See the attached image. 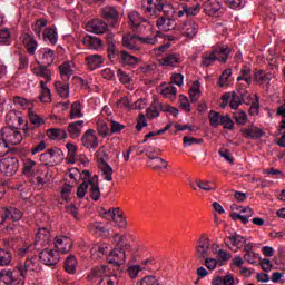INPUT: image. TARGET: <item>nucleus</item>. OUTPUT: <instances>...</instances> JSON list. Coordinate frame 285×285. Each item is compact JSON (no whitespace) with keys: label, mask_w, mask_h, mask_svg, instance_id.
Here are the masks:
<instances>
[{"label":"nucleus","mask_w":285,"mask_h":285,"mask_svg":"<svg viewBox=\"0 0 285 285\" xmlns=\"http://www.w3.org/2000/svg\"><path fill=\"white\" fill-rule=\"evenodd\" d=\"M32 245H24L19 249V255L27 257V259L13 269L14 275L18 277L17 285L26 284L28 277H35L36 273L40 271L39 259L32 255Z\"/></svg>","instance_id":"obj_1"},{"label":"nucleus","mask_w":285,"mask_h":285,"mask_svg":"<svg viewBox=\"0 0 285 285\" xmlns=\"http://www.w3.org/2000/svg\"><path fill=\"white\" fill-rule=\"evenodd\" d=\"M69 177L73 181H77L79 177H83L82 184L78 187L77 190V197L82 199V197H86V193L89 191V197L94 202H99L101 197V189H99V184L97 183V178L94 177L90 179V171L83 170L82 174L77 168L69 169Z\"/></svg>","instance_id":"obj_2"},{"label":"nucleus","mask_w":285,"mask_h":285,"mask_svg":"<svg viewBox=\"0 0 285 285\" xmlns=\"http://www.w3.org/2000/svg\"><path fill=\"white\" fill-rule=\"evenodd\" d=\"M104 255H108L107 262L119 266L126 262V252L121 248L110 250V245L107 243H98L91 247V258L100 259Z\"/></svg>","instance_id":"obj_3"},{"label":"nucleus","mask_w":285,"mask_h":285,"mask_svg":"<svg viewBox=\"0 0 285 285\" xmlns=\"http://www.w3.org/2000/svg\"><path fill=\"white\" fill-rule=\"evenodd\" d=\"M22 175L39 188L46 184V177H48V173H41V165L32 160V158H24L22 160Z\"/></svg>","instance_id":"obj_4"},{"label":"nucleus","mask_w":285,"mask_h":285,"mask_svg":"<svg viewBox=\"0 0 285 285\" xmlns=\"http://www.w3.org/2000/svg\"><path fill=\"white\" fill-rule=\"evenodd\" d=\"M98 285H119V276L110 275L108 266L96 267L88 274L89 282L99 279Z\"/></svg>","instance_id":"obj_5"},{"label":"nucleus","mask_w":285,"mask_h":285,"mask_svg":"<svg viewBox=\"0 0 285 285\" xmlns=\"http://www.w3.org/2000/svg\"><path fill=\"white\" fill-rule=\"evenodd\" d=\"M229 55H230V48L218 47L213 52L204 53L202 66H204L205 68H208V66H213L215 61H219L220 63H226V61H228Z\"/></svg>","instance_id":"obj_6"},{"label":"nucleus","mask_w":285,"mask_h":285,"mask_svg":"<svg viewBox=\"0 0 285 285\" xmlns=\"http://www.w3.org/2000/svg\"><path fill=\"white\" fill-rule=\"evenodd\" d=\"M149 43L150 46H155L157 43V37L150 38H141L136 35H127L122 38V46L128 50H139L138 43Z\"/></svg>","instance_id":"obj_7"},{"label":"nucleus","mask_w":285,"mask_h":285,"mask_svg":"<svg viewBox=\"0 0 285 285\" xmlns=\"http://www.w3.org/2000/svg\"><path fill=\"white\" fill-rule=\"evenodd\" d=\"M1 137L9 146H19L23 141V135L17 127H4L1 130Z\"/></svg>","instance_id":"obj_8"},{"label":"nucleus","mask_w":285,"mask_h":285,"mask_svg":"<svg viewBox=\"0 0 285 285\" xmlns=\"http://www.w3.org/2000/svg\"><path fill=\"white\" fill-rule=\"evenodd\" d=\"M81 145L89 153H96L99 148V136L95 129H88L81 137Z\"/></svg>","instance_id":"obj_9"},{"label":"nucleus","mask_w":285,"mask_h":285,"mask_svg":"<svg viewBox=\"0 0 285 285\" xmlns=\"http://www.w3.org/2000/svg\"><path fill=\"white\" fill-rule=\"evenodd\" d=\"M19 170V160L16 157H7L0 160V171L7 177L17 175Z\"/></svg>","instance_id":"obj_10"},{"label":"nucleus","mask_w":285,"mask_h":285,"mask_svg":"<svg viewBox=\"0 0 285 285\" xmlns=\"http://www.w3.org/2000/svg\"><path fill=\"white\" fill-rule=\"evenodd\" d=\"M22 218H23V213L20 212L18 208L6 207L4 215L0 212V226H3L7 219H11V222H21Z\"/></svg>","instance_id":"obj_11"},{"label":"nucleus","mask_w":285,"mask_h":285,"mask_svg":"<svg viewBox=\"0 0 285 285\" xmlns=\"http://www.w3.org/2000/svg\"><path fill=\"white\" fill-rule=\"evenodd\" d=\"M40 259L46 266H55L56 264H59L61 256L59 255V252L46 248L40 252Z\"/></svg>","instance_id":"obj_12"},{"label":"nucleus","mask_w":285,"mask_h":285,"mask_svg":"<svg viewBox=\"0 0 285 285\" xmlns=\"http://www.w3.org/2000/svg\"><path fill=\"white\" fill-rule=\"evenodd\" d=\"M146 156L148 157V168H153V170H166L168 168V163L164 158L150 155V149H146Z\"/></svg>","instance_id":"obj_13"},{"label":"nucleus","mask_w":285,"mask_h":285,"mask_svg":"<svg viewBox=\"0 0 285 285\" xmlns=\"http://www.w3.org/2000/svg\"><path fill=\"white\" fill-rule=\"evenodd\" d=\"M53 246L57 253H70L72 248V238L68 236H57L53 240Z\"/></svg>","instance_id":"obj_14"},{"label":"nucleus","mask_w":285,"mask_h":285,"mask_svg":"<svg viewBox=\"0 0 285 285\" xmlns=\"http://www.w3.org/2000/svg\"><path fill=\"white\" fill-rule=\"evenodd\" d=\"M236 210L232 213L230 217L234 222H242V224H246L249 217H253L254 212L250 207H237Z\"/></svg>","instance_id":"obj_15"},{"label":"nucleus","mask_w":285,"mask_h":285,"mask_svg":"<svg viewBox=\"0 0 285 285\" xmlns=\"http://www.w3.org/2000/svg\"><path fill=\"white\" fill-rule=\"evenodd\" d=\"M50 244V232L46 228H40L36 235V240L32 248L37 250H41V246H47Z\"/></svg>","instance_id":"obj_16"},{"label":"nucleus","mask_w":285,"mask_h":285,"mask_svg":"<svg viewBox=\"0 0 285 285\" xmlns=\"http://www.w3.org/2000/svg\"><path fill=\"white\" fill-rule=\"evenodd\" d=\"M86 30L88 32H94V35H104L108 30V24L100 19H94L86 24Z\"/></svg>","instance_id":"obj_17"},{"label":"nucleus","mask_w":285,"mask_h":285,"mask_svg":"<svg viewBox=\"0 0 285 285\" xmlns=\"http://www.w3.org/2000/svg\"><path fill=\"white\" fill-rule=\"evenodd\" d=\"M160 95L169 101H175L177 99V87L173 82L163 83L159 88Z\"/></svg>","instance_id":"obj_18"},{"label":"nucleus","mask_w":285,"mask_h":285,"mask_svg":"<svg viewBox=\"0 0 285 285\" xmlns=\"http://www.w3.org/2000/svg\"><path fill=\"white\" fill-rule=\"evenodd\" d=\"M203 9L209 17H219L222 4L217 0H207L204 2Z\"/></svg>","instance_id":"obj_19"},{"label":"nucleus","mask_w":285,"mask_h":285,"mask_svg":"<svg viewBox=\"0 0 285 285\" xmlns=\"http://www.w3.org/2000/svg\"><path fill=\"white\" fill-rule=\"evenodd\" d=\"M17 274L11 269H0V285H17Z\"/></svg>","instance_id":"obj_20"},{"label":"nucleus","mask_w":285,"mask_h":285,"mask_svg":"<svg viewBox=\"0 0 285 285\" xmlns=\"http://www.w3.org/2000/svg\"><path fill=\"white\" fill-rule=\"evenodd\" d=\"M164 8H166V0H147L145 12L157 14V12H161Z\"/></svg>","instance_id":"obj_21"},{"label":"nucleus","mask_w":285,"mask_h":285,"mask_svg":"<svg viewBox=\"0 0 285 285\" xmlns=\"http://www.w3.org/2000/svg\"><path fill=\"white\" fill-rule=\"evenodd\" d=\"M181 30L184 37H187V39H193V37L197 36L199 26L197 24V22L189 20L183 24Z\"/></svg>","instance_id":"obj_22"},{"label":"nucleus","mask_w":285,"mask_h":285,"mask_svg":"<svg viewBox=\"0 0 285 285\" xmlns=\"http://www.w3.org/2000/svg\"><path fill=\"white\" fill-rule=\"evenodd\" d=\"M59 70L62 81H68L77 68L75 67V62L66 61L59 67Z\"/></svg>","instance_id":"obj_23"},{"label":"nucleus","mask_w":285,"mask_h":285,"mask_svg":"<svg viewBox=\"0 0 285 285\" xmlns=\"http://www.w3.org/2000/svg\"><path fill=\"white\" fill-rule=\"evenodd\" d=\"M38 57L43 66H52L55 62V51L50 48H43L38 51Z\"/></svg>","instance_id":"obj_24"},{"label":"nucleus","mask_w":285,"mask_h":285,"mask_svg":"<svg viewBox=\"0 0 285 285\" xmlns=\"http://www.w3.org/2000/svg\"><path fill=\"white\" fill-rule=\"evenodd\" d=\"M210 249V242L208 238H199L198 246L196 247V254L198 259H206V255H208V250Z\"/></svg>","instance_id":"obj_25"},{"label":"nucleus","mask_w":285,"mask_h":285,"mask_svg":"<svg viewBox=\"0 0 285 285\" xmlns=\"http://www.w3.org/2000/svg\"><path fill=\"white\" fill-rule=\"evenodd\" d=\"M21 41L24 48H27L28 55H35V52H37V48L39 45L37 43V40H35L32 36L24 33L21 36Z\"/></svg>","instance_id":"obj_26"},{"label":"nucleus","mask_w":285,"mask_h":285,"mask_svg":"<svg viewBox=\"0 0 285 285\" xmlns=\"http://www.w3.org/2000/svg\"><path fill=\"white\" fill-rule=\"evenodd\" d=\"M32 72L40 79V81H43L46 85L52 81V72L46 67H36L33 68Z\"/></svg>","instance_id":"obj_27"},{"label":"nucleus","mask_w":285,"mask_h":285,"mask_svg":"<svg viewBox=\"0 0 285 285\" xmlns=\"http://www.w3.org/2000/svg\"><path fill=\"white\" fill-rule=\"evenodd\" d=\"M240 132L246 139H259L264 135V130L255 126L243 128Z\"/></svg>","instance_id":"obj_28"},{"label":"nucleus","mask_w":285,"mask_h":285,"mask_svg":"<svg viewBox=\"0 0 285 285\" xmlns=\"http://www.w3.org/2000/svg\"><path fill=\"white\" fill-rule=\"evenodd\" d=\"M246 101V91L240 89L238 92L232 95L229 106L233 110H237L243 102Z\"/></svg>","instance_id":"obj_29"},{"label":"nucleus","mask_w":285,"mask_h":285,"mask_svg":"<svg viewBox=\"0 0 285 285\" xmlns=\"http://www.w3.org/2000/svg\"><path fill=\"white\" fill-rule=\"evenodd\" d=\"M82 43L89 50H99V48L104 46V41H101V39L92 36H85L82 39Z\"/></svg>","instance_id":"obj_30"},{"label":"nucleus","mask_w":285,"mask_h":285,"mask_svg":"<svg viewBox=\"0 0 285 285\" xmlns=\"http://www.w3.org/2000/svg\"><path fill=\"white\" fill-rule=\"evenodd\" d=\"M86 63L89 70H97L104 65V56L101 55H91L86 58Z\"/></svg>","instance_id":"obj_31"},{"label":"nucleus","mask_w":285,"mask_h":285,"mask_svg":"<svg viewBox=\"0 0 285 285\" xmlns=\"http://www.w3.org/2000/svg\"><path fill=\"white\" fill-rule=\"evenodd\" d=\"M160 63L161 66H170L175 68L176 66H179V63H181V55L169 53L160 60Z\"/></svg>","instance_id":"obj_32"},{"label":"nucleus","mask_w":285,"mask_h":285,"mask_svg":"<svg viewBox=\"0 0 285 285\" xmlns=\"http://www.w3.org/2000/svg\"><path fill=\"white\" fill-rule=\"evenodd\" d=\"M47 137L52 141H60L68 138V132L65 129L51 128L47 130Z\"/></svg>","instance_id":"obj_33"},{"label":"nucleus","mask_w":285,"mask_h":285,"mask_svg":"<svg viewBox=\"0 0 285 285\" xmlns=\"http://www.w3.org/2000/svg\"><path fill=\"white\" fill-rule=\"evenodd\" d=\"M67 150H68V154H67L66 161L68 164H77V161H79V159H80L79 154H77L79 148L77 146L72 145L71 142H68Z\"/></svg>","instance_id":"obj_34"},{"label":"nucleus","mask_w":285,"mask_h":285,"mask_svg":"<svg viewBox=\"0 0 285 285\" xmlns=\"http://www.w3.org/2000/svg\"><path fill=\"white\" fill-rule=\"evenodd\" d=\"M147 271L146 266L139 265V264H128L127 265V273L130 277V279H137L141 273H145Z\"/></svg>","instance_id":"obj_35"},{"label":"nucleus","mask_w":285,"mask_h":285,"mask_svg":"<svg viewBox=\"0 0 285 285\" xmlns=\"http://www.w3.org/2000/svg\"><path fill=\"white\" fill-rule=\"evenodd\" d=\"M81 130H83V120L71 122L68 127V132L71 139H77V137L81 135Z\"/></svg>","instance_id":"obj_36"},{"label":"nucleus","mask_w":285,"mask_h":285,"mask_svg":"<svg viewBox=\"0 0 285 285\" xmlns=\"http://www.w3.org/2000/svg\"><path fill=\"white\" fill-rule=\"evenodd\" d=\"M55 88L59 97H61L62 99H68V97H70V86L67 81H57L55 83Z\"/></svg>","instance_id":"obj_37"},{"label":"nucleus","mask_w":285,"mask_h":285,"mask_svg":"<svg viewBox=\"0 0 285 285\" xmlns=\"http://www.w3.org/2000/svg\"><path fill=\"white\" fill-rule=\"evenodd\" d=\"M157 27L159 30L168 32L169 30L175 29V20L168 17H161L157 20Z\"/></svg>","instance_id":"obj_38"},{"label":"nucleus","mask_w":285,"mask_h":285,"mask_svg":"<svg viewBox=\"0 0 285 285\" xmlns=\"http://www.w3.org/2000/svg\"><path fill=\"white\" fill-rule=\"evenodd\" d=\"M40 101L42 104H50L52 101V94L43 80H40Z\"/></svg>","instance_id":"obj_39"},{"label":"nucleus","mask_w":285,"mask_h":285,"mask_svg":"<svg viewBox=\"0 0 285 285\" xmlns=\"http://www.w3.org/2000/svg\"><path fill=\"white\" fill-rule=\"evenodd\" d=\"M29 121L32 124L35 128H41L43 124H46V118H43L41 115H38L32 109H29Z\"/></svg>","instance_id":"obj_40"},{"label":"nucleus","mask_w":285,"mask_h":285,"mask_svg":"<svg viewBox=\"0 0 285 285\" xmlns=\"http://www.w3.org/2000/svg\"><path fill=\"white\" fill-rule=\"evenodd\" d=\"M227 239L229 244H232V246L237 248V250H240V248H244V244H246V237L239 234L229 235Z\"/></svg>","instance_id":"obj_41"},{"label":"nucleus","mask_w":285,"mask_h":285,"mask_svg":"<svg viewBox=\"0 0 285 285\" xmlns=\"http://www.w3.org/2000/svg\"><path fill=\"white\" fill-rule=\"evenodd\" d=\"M88 228L94 235H108V228H106L100 222L90 223Z\"/></svg>","instance_id":"obj_42"},{"label":"nucleus","mask_w":285,"mask_h":285,"mask_svg":"<svg viewBox=\"0 0 285 285\" xmlns=\"http://www.w3.org/2000/svg\"><path fill=\"white\" fill-rule=\"evenodd\" d=\"M271 79H273V75L266 73L264 71H257L254 76V81L259 83V86H268L271 83Z\"/></svg>","instance_id":"obj_43"},{"label":"nucleus","mask_w":285,"mask_h":285,"mask_svg":"<svg viewBox=\"0 0 285 285\" xmlns=\"http://www.w3.org/2000/svg\"><path fill=\"white\" fill-rule=\"evenodd\" d=\"M119 59H121L125 66H137V63H139V58L131 56L126 51L119 52Z\"/></svg>","instance_id":"obj_44"},{"label":"nucleus","mask_w":285,"mask_h":285,"mask_svg":"<svg viewBox=\"0 0 285 285\" xmlns=\"http://www.w3.org/2000/svg\"><path fill=\"white\" fill-rule=\"evenodd\" d=\"M237 81H244L245 86H250L253 82V77L250 76V67L244 66L240 70V76H238Z\"/></svg>","instance_id":"obj_45"},{"label":"nucleus","mask_w":285,"mask_h":285,"mask_svg":"<svg viewBox=\"0 0 285 285\" xmlns=\"http://www.w3.org/2000/svg\"><path fill=\"white\" fill-rule=\"evenodd\" d=\"M77 257L70 255L65 262V271L69 273V275H75L77 273Z\"/></svg>","instance_id":"obj_46"},{"label":"nucleus","mask_w":285,"mask_h":285,"mask_svg":"<svg viewBox=\"0 0 285 285\" xmlns=\"http://www.w3.org/2000/svg\"><path fill=\"white\" fill-rule=\"evenodd\" d=\"M129 23H130L131 28H139V26H141V23H147V22L144 18H141V14H139V12L131 11L129 13Z\"/></svg>","instance_id":"obj_47"},{"label":"nucleus","mask_w":285,"mask_h":285,"mask_svg":"<svg viewBox=\"0 0 285 285\" xmlns=\"http://www.w3.org/2000/svg\"><path fill=\"white\" fill-rule=\"evenodd\" d=\"M49 155L51 157V164L53 166L63 161V151L59 148L49 149Z\"/></svg>","instance_id":"obj_48"},{"label":"nucleus","mask_w":285,"mask_h":285,"mask_svg":"<svg viewBox=\"0 0 285 285\" xmlns=\"http://www.w3.org/2000/svg\"><path fill=\"white\" fill-rule=\"evenodd\" d=\"M189 97L191 101H198L202 97V85L199 81H195L189 89Z\"/></svg>","instance_id":"obj_49"},{"label":"nucleus","mask_w":285,"mask_h":285,"mask_svg":"<svg viewBox=\"0 0 285 285\" xmlns=\"http://www.w3.org/2000/svg\"><path fill=\"white\" fill-rule=\"evenodd\" d=\"M43 39L45 41H49V43H57V41H59L57 30L55 28H47L43 32Z\"/></svg>","instance_id":"obj_50"},{"label":"nucleus","mask_w":285,"mask_h":285,"mask_svg":"<svg viewBox=\"0 0 285 285\" xmlns=\"http://www.w3.org/2000/svg\"><path fill=\"white\" fill-rule=\"evenodd\" d=\"M100 170L105 181H112V167H110V165H108L107 163H102L100 165Z\"/></svg>","instance_id":"obj_51"},{"label":"nucleus","mask_w":285,"mask_h":285,"mask_svg":"<svg viewBox=\"0 0 285 285\" xmlns=\"http://www.w3.org/2000/svg\"><path fill=\"white\" fill-rule=\"evenodd\" d=\"M82 107L80 102H73L71 105V112H70V118L71 119H79V117H83V112L81 111Z\"/></svg>","instance_id":"obj_52"},{"label":"nucleus","mask_w":285,"mask_h":285,"mask_svg":"<svg viewBox=\"0 0 285 285\" xmlns=\"http://www.w3.org/2000/svg\"><path fill=\"white\" fill-rule=\"evenodd\" d=\"M12 254L6 249H0V266H10Z\"/></svg>","instance_id":"obj_53"},{"label":"nucleus","mask_w":285,"mask_h":285,"mask_svg":"<svg viewBox=\"0 0 285 285\" xmlns=\"http://www.w3.org/2000/svg\"><path fill=\"white\" fill-rule=\"evenodd\" d=\"M224 116L219 115L217 111H210L209 112V124L213 126V128H217V126L222 125V119Z\"/></svg>","instance_id":"obj_54"},{"label":"nucleus","mask_w":285,"mask_h":285,"mask_svg":"<svg viewBox=\"0 0 285 285\" xmlns=\"http://www.w3.org/2000/svg\"><path fill=\"white\" fill-rule=\"evenodd\" d=\"M102 16L105 19H118L119 12H117V9L115 7H105L102 9Z\"/></svg>","instance_id":"obj_55"},{"label":"nucleus","mask_w":285,"mask_h":285,"mask_svg":"<svg viewBox=\"0 0 285 285\" xmlns=\"http://www.w3.org/2000/svg\"><path fill=\"white\" fill-rule=\"evenodd\" d=\"M203 141H204L203 139H197V138L190 137V136H185L183 138L184 148H188L190 146H197V144H202Z\"/></svg>","instance_id":"obj_56"},{"label":"nucleus","mask_w":285,"mask_h":285,"mask_svg":"<svg viewBox=\"0 0 285 285\" xmlns=\"http://www.w3.org/2000/svg\"><path fill=\"white\" fill-rule=\"evenodd\" d=\"M200 10H202L200 4H196L194 7H188V6L184 4V12H186L187 17H195V16L199 14Z\"/></svg>","instance_id":"obj_57"},{"label":"nucleus","mask_w":285,"mask_h":285,"mask_svg":"<svg viewBox=\"0 0 285 285\" xmlns=\"http://www.w3.org/2000/svg\"><path fill=\"white\" fill-rule=\"evenodd\" d=\"M114 222L117 224L118 228H126V226H128V222H126V217L121 210L116 214V219Z\"/></svg>","instance_id":"obj_58"},{"label":"nucleus","mask_w":285,"mask_h":285,"mask_svg":"<svg viewBox=\"0 0 285 285\" xmlns=\"http://www.w3.org/2000/svg\"><path fill=\"white\" fill-rule=\"evenodd\" d=\"M232 75H233V70L230 69H226L225 71H223L219 79V83L222 88H225V86H228V79H230Z\"/></svg>","instance_id":"obj_59"},{"label":"nucleus","mask_w":285,"mask_h":285,"mask_svg":"<svg viewBox=\"0 0 285 285\" xmlns=\"http://www.w3.org/2000/svg\"><path fill=\"white\" fill-rule=\"evenodd\" d=\"M196 184L200 190H205L206 193L215 190V187L210 185V180H197Z\"/></svg>","instance_id":"obj_60"},{"label":"nucleus","mask_w":285,"mask_h":285,"mask_svg":"<svg viewBox=\"0 0 285 285\" xmlns=\"http://www.w3.org/2000/svg\"><path fill=\"white\" fill-rule=\"evenodd\" d=\"M244 259L245 262H248V264H257V259H259V254L255 253V252H247L244 255Z\"/></svg>","instance_id":"obj_61"},{"label":"nucleus","mask_w":285,"mask_h":285,"mask_svg":"<svg viewBox=\"0 0 285 285\" xmlns=\"http://www.w3.org/2000/svg\"><path fill=\"white\" fill-rule=\"evenodd\" d=\"M140 285H159L157 277L153 275H147L139 282Z\"/></svg>","instance_id":"obj_62"},{"label":"nucleus","mask_w":285,"mask_h":285,"mask_svg":"<svg viewBox=\"0 0 285 285\" xmlns=\"http://www.w3.org/2000/svg\"><path fill=\"white\" fill-rule=\"evenodd\" d=\"M10 29L1 28L0 29V43H10Z\"/></svg>","instance_id":"obj_63"},{"label":"nucleus","mask_w":285,"mask_h":285,"mask_svg":"<svg viewBox=\"0 0 285 285\" xmlns=\"http://www.w3.org/2000/svg\"><path fill=\"white\" fill-rule=\"evenodd\" d=\"M98 135H100V137H106L108 136V132H110V128L108 127V124L104 122V121H99L98 122Z\"/></svg>","instance_id":"obj_64"}]
</instances>
